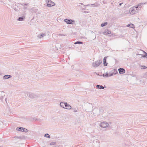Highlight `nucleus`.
<instances>
[{
    "instance_id": "obj_1",
    "label": "nucleus",
    "mask_w": 147,
    "mask_h": 147,
    "mask_svg": "<svg viewBox=\"0 0 147 147\" xmlns=\"http://www.w3.org/2000/svg\"><path fill=\"white\" fill-rule=\"evenodd\" d=\"M93 113L95 114L96 116H98L103 112V109L102 108L100 107L99 109L97 108L94 109L93 110Z\"/></svg>"
},
{
    "instance_id": "obj_2",
    "label": "nucleus",
    "mask_w": 147,
    "mask_h": 147,
    "mask_svg": "<svg viewBox=\"0 0 147 147\" xmlns=\"http://www.w3.org/2000/svg\"><path fill=\"white\" fill-rule=\"evenodd\" d=\"M140 5H138L137 7L134 6L130 9L129 13L131 14H135L138 12V8L140 6Z\"/></svg>"
},
{
    "instance_id": "obj_3",
    "label": "nucleus",
    "mask_w": 147,
    "mask_h": 147,
    "mask_svg": "<svg viewBox=\"0 0 147 147\" xmlns=\"http://www.w3.org/2000/svg\"><path fill=\"white\" fill-rule=\"evenodd\" d=\"M26 95L27 96L29 97L30 99L36 98L38 96V95L35 93L28 92L26 93Z\"/></svg>"
},
{
    "instance_id": "obj_4",
    "label": "nucleus",
    "mask_w": 147,
    "mask_h": 147,
    "mask_svg": "<svg viewBox=\"0 0 147 147\" xmlns=\"http://www.w3.org/2000/svg\"><path fill=\"white\" fill-rule=\"evenodd\" d=\"M102 62V61H101L98 60L92 63V66L96 68L99 66Z\"/></svg>"
},
{
    "instance_id": "obj_5",
    "label": "nucleus",
    "mask_w": 147,
    "mask_h": 147,
    "mask_svg": "<svg viewBox=\"0 0 147 147\" xmlns=\"http://www.w3.org/2000/svg\"><path fill=\"white\" fill-rule=\"evenodd\" d=\"M64 21L66 22L67 24H74L75 23V21L74 20H72L71 19H65Z\"/></svg>"
},
{
    "instance_id": "obj_6",
    "label": "nucleus",
    "mask_w": 147,
    "mask_h": 147,
    "mask_svg": "<svg viewBox=\"0 0 147 147\" xmlns=\"http://www.w3.org/2000/svg\"><path fill=\"white\" fill-rule=\"evenodd\" d=\"M47 6L48 7H52L55 5V3L51 0H47Z\"/></svg>"
},
{
    "instance_id": "obj_7",
    "label": "nucleus",
    "mask_w": 147,
    "mask_h": 147,
    "mask_svg": "<svg viewBox=\"0 0 147 147\" xmlns=\"http://www.w3.org/2000/svg\"><path fill=\"white\" fill-rule=\"evenodd\" d=\"M108 125L109 124L106 122H103L100 123V126L102 127H107Z\"/></svg>"
},
{
    "instance_id": "obj_8",
    "label": "nucleus",
    "mask_w": 147,
    "mask_h": 147,
    "mask_svg": "<svg viewBox=\"0 0 147 147\" xmlns=\"http://www.w3.org/2000/svg\"><path fill=\"white\" fill-rule=\"evenodd\" d=\"M103 33L104 35H110L111 34V32L109 30L106 29L104 31Z\"/></svg>"
},
{
    "instance_id": "obj_9",
    "label": "nucleus",
    "mask_w": 147,
    "mask_h": 147,
    "mask_svg": "<svg viewBox=\"0 0 147 147\" xmlns=\"http://www.w3.org/2000/svg\"><path fill=\"white\" fill-rule=\"evenodd\" d=\"M119 72L120 74H123L125 72V70L123 68H120L118 69Z\"/></svg>"
},
{
    "instance_id": "obj_10",
    "label": "nucleus",
    "mask_w": 147,
    "mask_h": 147,
    "mask_svg": "<svg viewBox=\"0 0 147 147\" xmlns=\"http://www.w3.org/2000/svg\"><path fill=\"white\" fill-rule=\"evenodd\" d=\"M12 77V76L9 75H7L4 76L3 77V79H7L10 78H11Z\"/></svg>"
},
{
    "instance_id": "obj_11",
    "label": "nucleus",
    "mask_w": 147,
    "mask_h": 147,
    "mask_svg": "<svg viewBox=\"0 0 147 147\" xmlns=\"http://www.w3.org/2000/svg\"><path fill=\"white\" fill-rule=\"evenodd\" d=\"M26 18L25 16H23L22 17H20L18 18L17 20L19 21H24Z\"/></svg>"
},
{
    "instance_id": "obj_12",
    "label": "nucleus",
    "mask_w": 147,
    "mask_h": 147,
    "mask_svg": "<svg viewBox=\"0 0 147 147\" xmlns=\"http://www.w3.org/2000/svg\"><path fill=\"white\" fill-rule=\"evenodd\" d=\"M46 35V34H40L38 35L37 37L38 38H42L44 36Z\"/></svg>"
},
{
    "instance_id": "obj_13",
    "label": "nucleus",
    "mask_w": 147,
    "mask_h": 147,
    "mask_svg": "<svg viewBox=\"0 0 147 147\" xmlns=\"http://www.w3.org/2000/svg\"><path fill=\"white\" fill-rule=\"evenodd\" d=\"M96 87L100 89H104L105 88V87H103L102 85H97L96 86Z\"/></svg>"
},
{
    "instance_id": "obj_14",
    "label": "nucleus",
    "mask_w": 147,
    "mask_h": 147,
    "mask_svg": "<svg viewBox=\"0 0 147 147\" xmlns=\"http://www.w3.org/2000/svg\"><path fill=\"white\" fill-rule=\"evenodd\" d=\"M107 57H105L103 59V63L104 65L105 66H107V63L106 62V59Z\"/></svg>"
},
{
    "instance_id": "obj_15",
    "label": "nucleus",
    "mask_w": 147,
    "mask_h": 147,
    "mask_svg": "<svg viewBox=\"0 0 147 147\" xmlns=\"http://www.w3.org/2000/svg\"><path fill=\"white\" fill-rule=\"evenodd\" d=\"M0 95H1V96L0 97V99H1L3 96L5 95V93L3 91H0Z\"/></svg>"
},
{
    "instance_id": "obj_16",
    "label": "nucleus",
    "mask_w": 147,
    "mask_h": 147,
    "mask_svg": "<svg viewBox=\"0 0 147 147\" xmlns=\"http://www.w3.org/2000/svg\"><path fill=\"white\" fill-rule=\"evenodd\" d=\"M126 26L127 27H130L132 28H134V25L132 24H128Z\"/></svg>"
},
{
    "instance_id": "obj_17",
    "label": "nucleus",
    "mask_w": 147,
    "mask_h": 147,
    "mask_svg": "<svg viewBox=\"0 0 147 147\" xmlns=\"http://www.w3.org/2000/svg\"><path fill=\"white\" fill-rule=\"evenodd\" d=\"M23 127H17L16 129L17 130L20 131H21L22 132V131H23Z\"/></svg>"
},
{
    "instance_id": "obj_18",
    "label": "nucleus",
    "mask_w": 147,
    "mask_h": 147,
    "mask_svg": "<svg viewBox=\"0 0 147 147\" xmlns=\"http://www.w3.org/2000/svg\"><path fill=\"white\" fill-rule=\"evenodd\" d=\"M65 102H61L60 103V106L63 107V108H65L64 106Z\"/></svg>"
},
{
    "instance_id": "obj_19",
    "label": "nucleus",
    "mask_w": 147,
    "mask_h": 147,
    "mask_svg": "<svg viewBox=\"0 0 147 147\" xmlns=\"http://www.w3.org/2000/svg\"><path fill=\"white\" fill-rule=\"evenodd\" d=\"M107 22H105L101 24V26L102 27H104L107 24Z\"/></svg>"
},
{
    "instance_id": "obj_20",
    "label": "nucleus",
    "mask_w": 147,
    "mask_h": 147,
    "mask_svg": "<svg viewBox=\"0 0 147 147\" xmlns=\"http://www.w3.org/2000/svg\"><path fill=\"white\" fill-rule=\"evenodd\" d=\"M144 53L145 54V55H141L142 56V57H146V58H147V53L144 52Z\"/></svg>"
},
{
    "instance_id": "obj_21",
    "label": "nucleus",
    "mask_w": 147,
    "mask_h": 147,
    "mask_svg": "<svg viewBox=\"0 0 147 147\" xmlns=\"http://www.w3.org/2000/svg\"><path fill=\"white\" fill-rule=\"evenodd\" d=\"M44 137L49 138H50V136L49 134H46L44 135Z\"/></svg>"
},
{
    "instance_id": "obj_22",
    "label": "nucleus",
    "mask_w": 147,
    "mask_h": 147,
    "mask_svg": "<svg viewBox=\"0 0 147 147\" xmlns=\"http://www.w3.org/2000/svg\"><path fill=\"white\" fill-rule=\"evenodd\" d=\"M22 132H25L26 133L28 132V130L27 129L23 128Z\"/></svg>"
},
{
    "instance_id": "obj_23",
    "label": "nucleus",
    "mask_w": 147,
    "mask_h": 147,
    "mask_svg": "<svg viewBox=\"0 0 147 147\" xmlns=\"http://www.w3.org/2000/svg\"><path fill=\"white\" fill-rule=\"evenodd\" d=\"M82 43H83V42H81V41H77V42H75L74 43V44H75V45L77 44H82Z\"/></svg>"
},
{
    "instance_id": "obj_24",
    "label": "nucleus",
    "mask_w": 147,
    "mask_h": 147,
    "mask_svg": "<svg viewBox=\"0 0 147 147\" xmlns=\"http://www.w3.org/2000/svg\"><path fill=\"white\" fill-rule=\"evenodd\" d=\"M113 73H108V77L109 76H111L113 75Z\"/></svg>"
},
{
    "instance_id": "obj_25",
    "label": "nucleus",
    "mask_w": 147,
    "mask_h": 147,
    "mask_svg": "<svg viewBox=\"0 0 147 147\" xmlns=\"http://www.w3.org/2000/svg\"><path fill=\"white\" fill-rule=\"evenodd\" d=\"M71 108V106L68 104L67 106V108H66V109H70Z\"/></svg>"
},
{
    "instance_id": "obj_26",
    "label": "nucleus",
    "mask_w": 147,
    "mask_h": 147,
    "mask_svg": "<svg viewBox=\"0 0 147 147\" xmlns=\"http://www.w3.org/2000/svg\"><path fill=\"white\" fill-rule=\"evenodd\" d=\"M55 144H56V142H52L50 143V145H55Z\"/></svg>"
},
{
    "instance_id": "obj_27",
    "label": "nucleus",
    "mask_w": 147,
    "mask_h": 147,
    "mask_svg": "<svg viewBox=\"0 0 147 147\" xmlns=\"http://www.w3.org/2000/svg\"><path fill=\"white\" fill-rule=\"evenodd\" d=\"M91 5H94V6L97 7L99 5L97 3H95L94 4H91Z\"/></svg>"
},
{
    "instance_id": "obj_28",
    "label": "nucleus",
    "mask_w": 147,
    "mask_h": 147,
    "mask_svg": "<svg viewBox=\"0 0 147 147\" xmlns=\"http://www.w3.org/2000/svg\"><path fill=\"white\" fill-rule=\"evenodd\" d=\"M102 76L103 77H108V73H107V74L105 75L104 74H103L102 75Z\"/></svg>"
},
{
    "instance_id": "obj_29",
    "label": "nucleus",
    "mask_w": 147,
    "mask_h": 147,
    "mask_svg": "<svg viewBox=\"0 0 147 147\" xmlns=\"http://www.w3.org/2000/svg\"><path fill=\"white\" fill-rule=\"evenodd\" d=\"M58 35L59 36H65V35L64 34H58Z\"/></svg>"
},
{
    "instance_id": "obj_30",
    "label": "nucleus",
    "mask_w": 147,
    "mask_h": 147,
    "mask_svg": "<svg viewBox=\"0 0 147 147\" xmlns=\"http://www.w3.org/2000/svg\"><path fill=\"white\" fill-rule=\"evenodd\" d=\"M68 104H67V102H65L64 106L67 107Z\"/></svg>"
},
{
    "instance_id": "obj_31",
    "label": "nucleus",
    "mask_w": 147,
    "mask_h": 147,
    "mask_svg": "<svg viewBox=\"0 0 147 147\" xmlns=\"http://www.w3.org/2000/svg\"><path fill=\"white\" fill-rule=\"evenodd\" d=\"M28 5V3H26V4L23 3L22 4V5Z\"/></svg>"
},
{
    "instance_id": "obj_32",
    "label": "nucleus",
    "mask_w": 147,
    "mask_h": 147,
    "mask_svg": "<svg viewBox=\"0 0 147 147\" xmlns=\"http://www.w3.org/2000/svg\"><path fill=\"white\" fill-rule=\"evenodd\" d=\"M147 68V67L146 66H143V69H146Z\"/></svg>"
},
{
    "instance_id": "obj_33",
    "label": "nucleus",
    "mask_w": 147,
    "mask_h": 147,
    "mask_svg": "<svg viewBox=\"0 0 147 147\" xmlns=\"http://www.w3.org/2000/svg\"><path fill=\"white\" fill-rule=\"evenodd\" d=\"M102 3H103L104 4H105L107 3L106 2H105V1H103Z\"/></svg>"
},
{
    "instance_id": "obj_34",
    "label": "nucleus",
    "mask_w": 147,
    "mask_h": 147,
    "mask_svg": "<svg viewBox=\"0 0 147 147\" xmlns=\"http://www.w3.org/2000/svg\"><path fill=\"white\" fill-rule=\"evenodd\" d=\"M96 38V36L95 35H94V37L93 38V39H95Z\"/></svg>"
},
{
    "instance_id": "obj_35",
    "label": "nucleus",
    "mask_w": 147,
    "mask_h": 147,
    "mask_svg": "<svg viewBox=\"0 0 147 147\" xmlns=\"http://www.w3.org/2000/svg\"><path fill=\"white\" fill-rule=\"evenodd\" d=\"M96 73V74H97V76H101V75H99V74H97V73Z\"/></svg>"
},
{
    "instance_id": "obj_36",
    "label": "nucleus",
    "mask_w": 147,
    "mask_h": 147,
    "mask_svg": "<svg viewBox=\"0 0 147 147\" xmlns=\"http://www.w3.org/2000/svg\"><path fill=\"white\" fill-rule=\"evenodd\" d=\"M123 3H120L119 4V5L120 6H121V4Z\"/></svg>"
},
{
    "instance_id": "obj_37",
    "label": "nucleus",
    "mask_w": 147,
    "mask_h": 147,
    "mask_svg": "<svg viewBox=\"0 0 147 147\" xmlns=\"http://www.w3.org/2000/svg\"><path fill=\"white\" fill-rule=\"evenodd\" d=\"M5 101H6V103H7V98H6L5 99Z\"/></svg>"
},
{
    "instance_id": "obj_38",
    "label": "nucleus",
    "mask_w": 147,
    "mask_h": 147,
    "mask_svg": "<svg viewBox=\"0 0 147 147\" xmlns=\"http://www.w3.org/2000/svg\"><path fill=\"white\" fill-rule=\"evenodd\" d=\"M77 111V110H75L74 111V112H76Z\"/></svg>"
},
{
    "instance_id": "obj_39",
    "label": "nucleus",
    "mask_w": 147,
    "mask_h": 147,
    "mask_svg": "<svg viewBox=\"0 0 147 147\" xmlns=\"http://www.w3.org/2000/svg\"><path fill=\"white\" fill-rule=\"evenodd\" d=\"M94 33V32H93L92 31V33Z\"/></svg>"
},
{
    "instance_id": "obj_40",
    "label": "nucleus",
    "mask_w": 147,
    "mask_h": 147,
    "mask_svg": "<svg viewBox=\"0 0 147 147\" xmlns=\"http://www.w3.org/2000/svg\"><path fill=\"white\" fill-rule=\"evenodd\" d=\"M105 86V88H106V86Z\"/></svg>"
}]
</instances>
